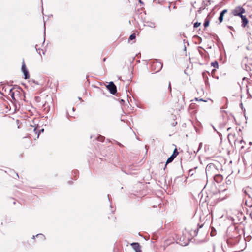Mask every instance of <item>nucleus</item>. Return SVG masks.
<instances>
[{
  "label": "nucleus",
  "instance_id": "1",
  "mask_svg": "<svg viewBox=\"0 0 252 252\" xmlns=\"http://www.w3.org/2000/svg\"><path fill=\"white\" fill-rule=\"evenodd\" d=\"M227 196V190L224 189L221 191H219L217 192L214 193L213 197L215 199L217 200L218 201H222L225 199Z\"/></svg>",
  "mask_w": 252,
  "mask_h": 252
},
{
  "label": "nucleus",
  "instance_id": "2",
  "mask_svg": "<svg viewBox=\"0 0 252 252\" xmlns=\"http://www.w3.org/2000/svg\"><path fill=\"white\" fill-rule=\"evenodd\" d=\"M245 10L242 6H238L231 10V13L235 16L241 17L245 13Z\"/></svg>",
  "mask_w": 252,
  "mask_h": 252
},
{
  "label": "nucleus",
  "instance_id": "3",
  "mask_svg": "<svg viewBox=\"0 0 252 252\" xmlns=\"http://www.w3.org/2000/svg\"><path fill=\"white\" fill-rule=\"evenodd\" d=\"M29 130L31 132V135H32L33 134H34L35 135H37L36 137H34V139H36V138H38L40 133L43 132L44 131V129L42 128L40 130H38L37 127L31 125L30 127L29 128Z\"/></svg>",
  "mask_w": 252,
  "mask_h": 252
},
{
  "label": "nucleus",
  "instance_id": "4",
  "mask_svg": "<svg viewBox=\"0 0 252 252\" xmlns=\"http://www.w3.org/2000/svg\"><path fill=\"white\" fill-rule=\"evenodd\" d=\"M20 94L19 91L15 90L14 88H8V95L10 96L13 100H16V96H18Z\"/></svg>",
  "mask_w": 252,
  "mask_h": 252
},
{
  "label": "nucleus",
  "instance_id": "5",
  "mask_svg": "<svg viewBox=\"0 0 252 252\" xmlns=\"http://www.w3.org/2000/svg\"><path fill=\"white\" fill-rule=\"evenodd\" d=\"M152 67L153 69L155 70L156 72H158L161 69L162 67V64L161 63L156 60L153 62Z\"/></svg>",
  "mask_w": 252,
  "mask_h": 252
},
{
  "label": "nucleus",
  "instance_id": "6",
  "mask_svg": "<svg viewBox=\"0 0 252 252\" xmlns=\"http://www.w3.org/2000/svg\"><path fill=\"white\" fill-rule=\"evenodd\" d=\"M106 87L110 93L113 94H114L117 92L116 87L113 82H110L109 84L107 85Z\"/></svg>",
  "mask_w": 252,
  "mask_h": 252
},
{
  "label": "nucleus",
  "instance_id": "7",
  "mask_svg": "<svg viewBox=\"0 0 252 252\" xmlns=\"http://www.w3.org/2000/svg\"><path fill=\"white\" fill-rule=\"evenodd\" d=\"M178 152L177 151V149H175L172 155L167 159L165 166V167H166L167 164L171 162L174 160V159L178 155Z\"/></svg>",
  "mask_w": 252,
  "mask_h": 252
},
{
  "label": "nucleus",
  "instance_id": "8",
  "mask_svg": "<svg viewBox=\"0 0 252 252\" xmlns=\"http://www.w3.org/2000/svg\"><path fill=\"white\" fill-rule=\"evenodd\" d=\"M22 70L24 74L25 79H28L30 77V75L28 72V70L26 68V65L25 64L24 62H23L22 65Z\"/></svg>",
  "mask_w": 252,
  "mask_h": 252
},
{
  "label": "nucleus",
  "instance_id": "9",
  "mask_svg": "<svg viewBox=\"0 0 252 252\" xmlns=\"http://www.w3.org/2000/svg\"><path fill=\"white\" fill-rule=\"evenodd\" d=\"M22 70L24 74L25 79H28L30 77V75L28 72V70L26 68V65L25 64L24 62H23L22 65Z\"/></svg>",
  "mask_w": 252,
  "mask_h": 252
},
{
  "label": "nucleus",
  "instance_id": "10",
  "mask_svg": "<svg viewBox=\"0 0 252 252\" xmlns=\"http://www.w3.org/2000/svg\"><path fill=\"white\" fill-rule=\"evenodd\" d=\"M215 169V166L213 164H208L206 168V173L207 174H210V172Z\"/></svg>",
  "mask_w": 252,
  "mask_h": 252
},
{
  "label": "nucleus",
  "instance_id": "11",
  "mask_svg": "<svg viewBox=\"0 0 252 252\" xmlns=\"http://www.w3.org/2000/svg\"><path fill=\"white\" fill-rule=\"evenodd\" d=\"M240 17L242 19V26L243 27H245L246 25L248 23V20L244 15H242Z\"/></svg>",
  "mask_w": 252,
  "mask_h": 252
},
{
  "label": "nucleus",
  "instance_id": "12",
  "mask_svg": "<svg viewBox=\"0 0 252 252\" xmlns=\"http://www.w3.org/2000/svg\"><path fill=\"white\" fill-rule=\"evenodd\" d=\"M144 25L146 27L155 28L156 27L155 23L151 21L145 22Z\"/></svg>",
  "mask_w": 252,
  "mask_h": 252
},
{
  "label": "nucleus",
  "instance_id": "13",
  "mask_svg": "<svg viewBox=\"0 0 252 252\" xmlns=\"http://www.w3.org/2000/svg\"><path fill=\"white\" fill-rule=\"evenodd\" d=\"M227 12V9H224L223 10H222L220 13V16L219 17V20L220 21V23L222 22V21H223V16H224V15Z\"/></svg>",
  "mask_w": 252,
  "mask_h": 252
},
{
  "label": "nucleus",
  "instance_id": "14",
  "mask_svg": "<svg viewBox=\"0 0 252 252\" xmlns=\"http://www.w3.org/2000/svg\"><path fill=\"white\" fill-rule=\"evenodd\" d=\"M132 248L136 251L140 249V245L138 243H132L131 244Z\"/></svg>",
  "mask_w": 252,
  "mask_h": 252
},
{
  "label": "nucleus",
  "instance_id": "15",
  "mask_svg": "<svg viewBox=\"0 0 252 252\" xmlns=\"http://www.w3.org/2000/svg\"><path fill=\"white\" fill-rule=\"evenodd\" d=\"M214 178L216 182H219L222 179V176L219 174L216 175L214 176Z\"/></svg>",
  "mask_w": 252,
  "mask_h": 252
},
{
  "label": "nucleus",
  "instance_id": "16",
  "mask_svg": "<svg viewBox=\"0 0 252 252\" xmlns=\"http://www.w3.org/2000/svg\"><path fill=\"white\" fill-rule=\"evenodd\" d=\"M8 88H12L9 86H6L3 87V90H4V93H1L3 95H8Z\"/></svg>",
  "mask_w": 252,
  "mask_h": 252
},
{
  "label": "nucleus",
  "instance_id": "17",
  "mask_svg": "<svg viewBox=\"0 0 252 252\" xmlns=\"http://www.w3.org/2000/svg\"><path fill=\"white\" fill-rule=\"evenodd\" d=\"M211 65L216 68H218V67H219L218 62L216 61L212 62Z\"/></svg>",
  "mask_w": 252,
  "mask_h": 252
},
{
  "label": "nucleus",
  "instance_id": "18",
  "mask_svg": "<svg viewBox=\"0 0 252 252\" xmlns=\"http://www.w3.org/2000/svg\"><path fill=\"white\" fill-rule=\"evenodd\" d=\"M37 45H36L35 48H36V51L37 52V53L41 55V52H42L43 54H44V52H43V50L41 49H39V48L37 49Z\"/></svg>",
  "mask_w": 252,
  "mask_h": 252
},
{
  "label": "nucleus",
  "instance_id": "19",
  "mask_svg": "<svg viewBox=\"0 0 252 252\" xmlns=\"http://www.w3.org/2000/svg\"><path fill=\"white\" fill-rule=\"evenodd\" d=\"M135 37H136L135 34L134 33L132 34L131 35H130L129 39L132 40L134 39L135 38Z\"/></svg>",
  "mask_w": 252,
  "mask_h": 252
},
{
  "label": "nucleus",
  "instance_id": "20",
  "mask_svg": "<svg viewBox=\"0 0 252 252\" xmlns=\"http://www.w3.org/2000/svg\"><path fill=\"white\" fill-rule=\"evenodd\" d=\"M209 24V22L208 20L205 21V22L204 23V26L205 27H207V26H208Z\"/></svg>",
  "mask_w": 252,
  "mask_h": 252
},
{
  "label": "nucleus",
  "instance_id": "21",
  "mask_svg": "<svg viewBox=\"0 0 252 252\" xmlns=\"http://www.w3.org/2000/svg\"><path fill=\"white\" fill-rule=\"evenodd\" d=\"M201 23L199 22H196L194 24V27L197 28L199 27Z\"/></svg>",
  "mask_w": 252,
  "mask_h": 252
},
{
  "label": "nucleus",
  "instance_id": "22",
  "mask_svg": "<svg viewBox=\"0 0 252 252\" xmlns=\"http://www.w3.org/2000/svg\"><path fill=\"white\" fill-rule=\"evenodd\" d=\"M104 137L103 136H99V140L103 141L104 140Z\"/></svg>",
  "mask_w": 252,
  "mask_h": 252
},
{
  "label": "nucleus",
  "instance_id": "23",
  "mask_svg": "<svg viewBox=\"0 0 252 252\" xmlns=\"http://www.w3.org/2000/svg\"><path fill=\"white\" fill-rule=\"evenodd\" d=\"M168 88L170 90V91H171V86L170 82H169V83Z\"/></svg>",
  "mask_w": 252,
  "mask_h": 252
},
{
  "label": "nucleus",
  "instance_id": "24",
  "mask_svg": "<svg viewBox=\"0 0 252 252\" xmlns=\"http://www.w3.org/2000/svg\"><path fill=\"white\" fill-rule=\"evenodd\" d=\"M39 235H41L42 237H43L44 238V236L42 234H37L36 236H38Z\"/></svg>",
  "mask_w": 252,
  "mask_h": 252
},
{
  "label": "nucleus",
  "instance_id": "25",
  "mask_svg": "<svg viewBox=\"0 0 252 252\" xmlns=\"http://www.w3.org/2000/svg\"><path fill=\"white\" fill-rule=\"evenodd\" d=\"M139 0V2L142 4H143V2L141 0Z\"/></svg>",
  "mask_w": 252,
  "mask_h": 252
},
{
  "label": "nucleus",
  "instance_id": "26",
  "mask_svg": "<svg viewBox=\"0 0 252 252\" xmlns=\"http://www.w3.org/2000/svg\"><path fill=\"white\" fill-rule=\"evenodd\" d=\"M228 28L231 30L233 29V27L232 26H228Z\"/></svg>",
  "mask_w": 252,
  "mask_h": 252
},
{
  "label": "nucleus",
  "instance_id": "27",
  "mask_svg": "<svg viewBox=\"0 0 252 252\" xmlns=\"http://www.w3.org/2000/svg\"><path fill=\"white\" fill-rule=\"evenodd\" d=\"M135 252H141V250H140V249H139V250H137V251H135Z\"/></svg>",
  "mask_w": 252,
  "mask_h": 252
},
{
  "label": "nucleus",
  "instance_id": "28",
  "mask_svg": "<svg viewBox=\"0 0 252 252\" xmlns=\"http://www.w3.org/2000/svg\"><path fill=\"white\" fill-rule=\"evenodd\" d=\"M118 144L119 145H120V146H122V145H121L120 143H118Z\"/></svg>",
  "mask_w": 252,
  "mask_h": 252
},
{
  "label": "nucleus",
  "instance_id": "29",
  "mask_svg": "<svg viewBox=\"0 0 252 252\" xmlns=\"http://www.w3.org/2000/svg\"><path fill=\"white\" fill-rule=\"evenodd\" d=\"M213 129H214L215 130H216L215 128H214V127H213Z\"/></svg>",
  "mask_w": 252,
  "mask_h": 252
},
{
  "label": "nucleus",
  "instance_id": "30",
  "mask_svg": "<svg viewBox=\"0 0 252 252\" xmlns=\"http://www.w3.org/2000/svg\"><path fill=\"white\" fill-rule=\"evenodd\" d=\"M72 110H73V111H74V108H73Z\"/></svg>",
  "mask_w": 252,
  "mask_h": 252
}]
</instances>
